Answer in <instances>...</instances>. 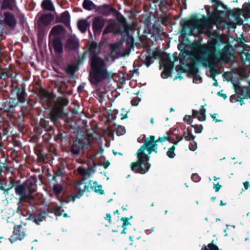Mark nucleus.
<instances>
[{"mask_svg":"<svg viewBox=\"0 0 250 250\" xmlns=\"http://www.w3.org/2000/svg\"><path fill=\"white\" fill-rule=\"evenodd\" d=\"M3 22L4 24L11 28H14L17 25V20L13 14L6 11L3 13Z\"/></svg>","mask_w":250,"mask_h":250,"instance_id":"obj_15","label":"nucleus"},{"mask_svg":"<svg viewBox=\"0 0 250 250\" xmlns=\"http://www.w3.org/2000/svg\"><path fill=\"white\" fill-rule=\"evenodd\" d=\"M41 7L45 11H55V8L51 0H43L41 3Z\"/></svg>","mask_w":250,"mask_h":250,"instance_id":"obj_29","label":"nucleus"},{"mask_svg":"<svg viewBox=\"0 0 250 250\" xmlns=\"http://www.w3.org/2000/svg\"><path fill=\"white\" fill-rule=\"evenodd\" d=\"M26 235L25 231L23 227L20 225L15 227L13 235L11 236L9 240L12 243L18 240H22Z\"/></svg>","mask_w":250,"mask_h":250,"instance_id":"obj_13","label":"nucleus"},{"mask_svg":"<svg viewBox=\"0 0 250 250\" xmlns=\"http://www.w3.org/2000/svg\"><path fill=\"white\" fill-rule=\"evenodd\" d=\"M164 70L161 73V76L163 78H166L169 77L171 73V66H164Z\"/></svg>","mask_w":250,"mask_h":250,"instance_id":"obj_41","label":"nucleus"},{"mask_svg":"<svg viewBox=\"0 0 250 250\" xmlns=\"http://www.w3.org/2000/svg\"><path fill=\"white\" fill-rule=\"evenodd\" d=\"M0 9L2 10L14 11L18 8L16 0H0Z\"/></svg>","mask_w":250,"mask_h":250,"instance_id":"obj_16","label":"nucleus"},{"mask_svg":"<svg viewBox=\"0 0 250 250\" xmlns=\"http://www.w3.org/2000/svg\"><path fill=\"white\" fill-rule=\"evenodd\" d=\"M46 215L47 214L44 212L37 216H33L32 219L34 222L36 223L37 225H39L40 223L43 221Z\"/></svg>","mask_w":250,"mask_h":250,"instance_id":"obj_38","label":"nucleus"},{"mask_svg":"<svg viewBox=\"0 0 250 250\" xmlns=\"http://www.w3.org/2000/svg\"><path fill=\"white\" fill-rule=\"evenodd\" d=\"M175 146H172L171 147L169 148L167 151V155L169 158L172 159L175 156Z\"/></svg>","mask_w":250,"mask_h":250,"instance_id":"obj_45","label":"nucleus"},{"mask_svg":"<svg viewBox=\"0 0 250 250\" xmlns=\"http://www.w3.org/2000/svg\"><path fill=\"white\" fill-rule=\"evenodd\" d=\"M87 54V52L86 51H85L83 53V54H82L81 56H79V55L78 56V60L77 61V63H76V64L78 66L82 64L83 63V62L86 58Z\"/></svg>","mask_w":250,"mask_h":250,"instance_id":"obj_42","label":"nucleus"},{"mask_svg":"<svg viewBox=\"0 0 250 250\" xmlns=\"http://www.w3.org/2000/svg\"><path fill=\"white\" fill-rule=\"evenodd\" d=\"M116 20L117 21L110 22L106 26L103 31L104 35L108 33L122 35L128 31L129 27L125 18L120 12L117 11L116 12Z\"/></svg>","mask_w":250,"mask_h":250,"instance_id":"obj_4","label":"nucleus"},{"mask_svg":"<svg viewBox=\"0 0 250 250\" xmlns=\"http://www.w3.org/2000/svg\"><path fill=\"white\" fill-rule=\"evenodd\" d=\"M4 166L2 167V170L4 171V173H3V175H5L6 174V172L7 171H9L11 170V167L9 166H5V164L3 163Z\"/></svg>","mask_w":250,"mask_h":250,"instance_id":"obj_59","label":"nucleus"},{"mask_svg":"<svg viewBox=\"0 0 250 250\" xmlns=\"http://www.w3.org/2000/svg\"><path fill=\"white\" fill-rule=\"evenodd\" d=\"M68 134L67 132L59 130L54 137V140L60 142L62 145H66L68 142Z\"/></svg>","mask_w":250,"mask_h":250,"instance_id":"obj_22","label":"nucleus"},{"mask_svg":"<svg viewBox=\"0 0 250 250\" xmlns=\"http://www.w3.org/2000/svg\"><path fill=\"white\" fill-rule=\"evenodd\" d=\"M221 44V39H212L200 48L197 61L205 67L213 68L220 61L228 62L229 60L231 45L227 44L221 50H217Z\"/></svg>","mask_w":250,"mask_h":250,"instance_id":"obj_1","label":"nucleus"},{"mask_svg":"<svg viewBox=\"0 0 250 250\" xmlns=\"http://www.w3.org/2000/svg\"><path fill=\"white\" fill-rule=\"evenodd\" d=\"M226 10V12L229 15L233 16L235 18V20H237L240 17L241 14L240 13V12L241 11V9L237 8L236 9L237 12H235L232 10L230 9L227 7V9H225Z\"/></svg>","mask_w":250,"mask_h":250,"instance_id":"obj_36","label":"nucleus"},{"mask_svg":"<svg viewBox=\"0 0 250 250\" xmlns=\"http://www.w3.org/2000/svg\"><path fill=\"white\" fill-rule=\"evenodd\" d=\"M197 148V143L195 141H193L192 142L189 143V149L191 151L195 150Z\"/></svg>","mask_w":250,"mask_h":250,"instance_id":"obj_52","label":"nucleus"},{"mask_svg":"<svg viewBox=\"0 0 250 250\" xmlns=\"http://www.w3.org/2000/svg\"><path fill=\"white\" fill-rule=\"evenodd\" d=\"M188 67L189 73L193 75V82L198 80L202 81V78L197 75L199 72V69L195 63L190 62L188 63Z\"/></svg>","mask_w":250,"mask_h":250,"instance_id":"obj_24","label":"nucleus"},{"mask_svg":"<svg viewBox=\"0 0 250 250\" xmlns=\"http://www.w3.org/2000/svg\"><path fill=\"white\" fill-rule=\"evenodd\" d=\"M110 7L108 5L104 4L100 6H97L96 9H95L96 12L99 14L105 15L109 11Z\"/></svg>","mask_w":250,"mask_h":250,"instance_id":"obj_32","label":"nucleus"},{"mask_svg":"<svg viewBox=\"0 0 250 250\" xmlns=\"http://www.w3.org/2000/svg\"><path fill=\"white\" fill-rule=\"evenodd\" d=\"M91 145V141L89 138L85 140L77 138L71 146L70 152L73 156H78L82 149L83 152L88 149Z\"/></svg>","mask_w":250,"mask_h":250,"instance_id":"obj_9","label":"nucleus"},{"mask_svg":"<svg viewBox=\"0 0 250 250\" xmlns=\"http://www.w3.org/2000/svg\"><path fill=\"white\" fill-rule=\"evenodd\" d=\"M191 117L190 115H186L184 117L183 120L185 122H189L190 121Z\"/></svg>","mask_w":250,"mask_h":250,"instance_id":"obj_62","label":"nucleus"},{"mask_svg":"<svg viewBox=\"0 0 250 250\" xmlns=\"http://www.w3.org/2000/svg\"><path fill=\"white\" fill-rule=\"evenodd\" d=\"M25 115L24 114L21 113L19 112L18 117V124L19 125H22L23 123L24 122V118H25Z\"/></svg>","mask_w":250,"mask_h":250,"instance_id":"obj_47","label":"nucleus"},{"mask_svg":"<svg viewBox=\"0 0 250 250\" xmlns=\"http://www.w3.org/2000/svg\"><path fill=\"white\" fill-rule=\"evenodd\" d=\"M221 187L222 186L220 185L218 183L217 184H214L213 185V188L215 189L216 192H218Z\"/></svg>","mask_w":250,"mask_h":250,"instance_id":"obj_60","label":"nucleus"},{"mask_svg":"<svg viewBox=\"0 0 250 250\" xmlns=\"http://www.w3.org/2000/svg\"><path fill=\"white\" fill-rule=\"evenodd\" d=\"M161 26L158 24H154L153 26V30L154 32H159V31L161 30Z\"/></svg>","mask_w":250,"mask_h":250,"instance_id":"obj_57","label":"nucleus"},{"mask_svg":"<svg viewBox=\"0 0 250 250\" xmlns=\"http://www.w3.org/2000/svg\"><path fill=\"white\" fill-rule=\"evenodd\" d=\"M162 61L164 66H171V64L172 63L169 54H165L162 58Z\"/></svg>","mask_w":250,"mask_h":250,"instance_id":"obj_39","label":"nucleus"},{"mask_svg":"<svg viewBox=\"0 0 250 250\" xmlns=\"http://www.w3.org/2000/svg\"><path fill=\"white\" fill-rule=\"evenodd\" d=\"M78 67L79 66L76 63L68 65L65 71L68 75L73 76L78 70Z\"/></svg>","mask_w":250,"mask_h":250,"instance_id":"obj_33","label":"nucleus"},{"mask_svg":"<svg viewBox=\"0 0 250 250\" xmlns=\"http://www.w3.org/2000/svg\"><path fill=\"white\" fill-rule=\"evenodd\" d=\"M48 45L49 49L51 50L53 47L56 53H61L63 51L62 43L59 38L53 39L52 41H49Z\"/></svg>","mask_w":250,"mask_h":250,"instance_id":"obj_18","label":"nucleus"},{"mask_svg":"<svg viewBox=\"0 0 250 250\" xmlns=\"http://www.w3.org/2000/svg\"><path fill=\"white\" fill-rule=\"evenodd\" d=\"M54 15L51 13L43 14L39 20V21L45 25H49L54 20Z\"/></svg>","mask_w":250,"mask_h":250,"instance_id":"obj_27","label":"nucleus"},{"mask_svg":"<svg viewBox=\"0 0 250 250\" xmlns=\"http://www.w3.org/2000/svg\"><path fill=\"white\" fill-rule=\"evenodd\" d=\"M97 44L95 42H91L89 51L92 54L89 58L90 69L89 80L92 85H97L103 81L112 77V73L108 70L105 61L95 53Z\"/></svg>","mask_w":250,"mask_h":250,"instance_id":"obj_2","label":"nucleus"},{"mask_svg":"<svg viewBox=\"0 0 250 250\" xmlns=\"http://www.w3.org/2000/svg\"><path fill=\"white\" fill-rule=\"evenodd\" d=\"M37 156L38 159L40 161L45 162L46 156H45L43 153L42 152H39Z\"/></svg>","mask_w":250,"mask_h":250,"instance_id":"obj_56","label":"nucleus"},{"mask_svg":"<svg viewBox=\"0 0 250 250\" xmlns=\"http://www.w3.org/2000/svg\"><path fill=\"white\" fill-rule=\"evenodd\" d=\"M40 94L43 103H45L49 106L53 105L52 96L50 93L45 89H42L40 91Z\"/></svg>","mask_w":250,"mask_h":250,"instance_id":"obj_20","label":"nucleus"},{"mask_svg":"<svg viewBox=\"0 0 250 250\" xmlns=\"http://www.w3.org/2000/svg\"><path fill=\"white\" fill-rule=\"evenodd\" d=\"M36 186L35 179H31L26 180L22 185H18L15 188V193L19 195V203L26 200H33L32 194L36 191Z\"/></svg>","mask_w":250,"mask_h":250,"instance_id":"obj_5","label":"nucleus"},{"mask_svg":"<svg viewBox=\"0 0 250 250\" xmlns=\"http://www.w3.org/2000/svg\"><path fill=\"white\" fill-rule=\"evenodd\" d=\"M18 105L16 98L9 97L1 103L0 109L2 112L10 113V117H13L14 111Z\"/></svg>","mask_w":250,"mask_h":250,"instance_id":"obj_10","label":"nucleus"},{"mask_svg":"<svg viewBox=\"0 0 250 250\" xmlns=\"http://www.w3.org/2000/svg\"><path fill=\"white\" fill-rule=\"evenodd\" d=\"M206 105L205 104L204 105H202V109L200 111H198L195 109L192 110V116L194 118H197V119L200 121H204L206 119V110L204 108V106Z\"/></svg>","mask_w":250,"mask_h":250,"instance_id":"obj_25","label":"nucleus"},{"mask_svg":"<svg viewBox=\"0 0 250 250\" xmlns=\"http://www.w3.org/2000/svg\"><path fill=\"white\" fill-rule=\"evenodd\" d=\"M62 110L58 108H53L49 113V117H47L51 122L54 124L59 119L61 118Z\"/></svg>","mask_w":250,"mask_h":250,"instance_id":"obj_21","label":"nucleus"},{"mask_svg":"<svg viewBox=\"0 0 250 250\" xmlns=\"http://www.w3.org/2000/svg\"><path fill=\"white\" fill-rule=\"evenodd\" d=\"M155 139L154 136L150 135L145 140L143 145L136 153L138 161L131 163V170L140 174H145L148 171L150 167V164L148 162L149 155L154 150L152 148Z\"/></svg>","mask_w":250,"mask_h":250,"instance_id":"obj_3","label":"nucleus"},{"mask_svg":"<svg viewBox=\"0 0 250 250\" xmlns=\"http://www.w3.org/2000/svg\"><path fill=\"white\" fill-rule=\"evenodd\" d=\"M246 57V60L247 61H250V49L248 50V51L245 54Z\"/></svg>","mask_w":250,"mask_h":250,"instance_id":"obj_64","label":"nucleus"},{"mask_svg":"<svg viewBox=\"0 0 250 250\" xmlns=\"http://www.w3.org/2000/svg\"><path fill=\"white\" fill-rule=\"evenodd\" d=\"M207 20L204 19L203 15L200 19H198L196 14L192 15L188 20H185L181 21L180 24L184 30H188V29H199L202 25H205V22Z\"/></svg>","mask_w":250,"mask_h":250,"instance_id":"obj_8","label":"nucleus"},{"mask_svg":"<svg viewBox=\"0 0 250 250\" xmlns=\"http://www.w3.org/2000/svg\"><path fill=\"white\" fill-rule=\"evenodd\" d=\"M129 218L126 217H122L121 219V220L123 222V224L122 227L123 228V230L122 232V233L125 234V229H126V227L129 225H131V224L129 222H128Z\"/></svg>","mask_w":250,"mask_h":250,"instance_id":"obj_43","label":"nucleus"},{"mask_svg":"<svg viewBox=\"0 0 250 250\" xmlns=\"http://www.w3.org/2000/svg\"><path fill=\"white\" fill-rule=\"evenodd\" d=\"M15 76H13V71L10 68H5L0 70V78L3 80L8 78L13 80Z\"/></svg>","mask_w":250,"mask_h":250,"instance_id":"obj_26","label":"nucleus"},{"mask_svg":"<svg viewBox=\"0 0 250 250\" xmlns=\"http://www.w3.org/2000/svg\"><path fill=\"white\" fill-rule=\"evenodd\" d=\"M57 22L63 23L67 27L70 26V15L68 11H65L62 12L59 17L56 20Z\"/></svg>","mask_w":250,"mask_h":250,"instance_id":"obj_23","label":"nucleus"},{"mask_svg":"<svg viewBox=\"0 0 250 250\" xmlns=\"http://www.w3.org/2000/svg\"><path fill=\"white\" fill-rule=\"evenodd\" d=\"M18 184V182L12 178L0 179V190L3 191L4 194H8L9 191L14 187L16 188Z\"/></svg>","mask_w":250,"mask_h":250,"instance_id":"obj_12","label":"nucleus"},{"mask_svg":"<svg viewBox=\"0 0 250 250\" xmlns=\"http://www.w3.org/2000/svg\"><path fill=\"white\" fill-rule=\"evenodd\" d=\"M155 59L154 56H151L149 54L148 55L146 56L143 63L148 67L152 63Z\"/></svg>","mask_w":250,"mask_h":250,"instance_id":"obj_40","label":"nucleus"},{"mask_svg":"<svg viewBox=\"0 0 250 250\" xmlns=\"http://www.w3.org/2000/svg\"><path fill=\"white\" fill-rule=\"evenodd\" d=\"M90 188L93 190L96 193L102 195L104 193V190L102 189V186L98 185L96 181L93 182V185L91 186Z\"/></svg>","mask_w":250,"mask_h":250,"instance_id":"obj_34","label":"nucleus"},{"mask_svg":"<svg viewBox=\"0 0 250 250\" xmlns=\"http://www.w3.org/2000/svg\"><path fill=\"white\" fill-rule=\"evenodd\" d=\"M191 126L192 127H194V130H195V132L196 133H201V132L202 131V130L203 129V127L202 125H191Z\"/></svg>","mask_w":250,"mask_h":250,"instance_id":"obj_49","label":"nucleus"},{"mask_svg":"<svg viewBox=\"0 0 250 250\" xmlns=\"http://www.w3.org/2000/svg\"><path fill=\"white\" fill-rule=\"evenodd\" d=\"M211 68L210 72L211 74V77H212V78L213 79V80L215 81L214 83H213L212 85L217 86L218 85V83L217 82V80L215 78V76L217 73V71L215 69H214L212 68Z\"/></svg>","mask_w":250,"mask_h":250,"instance_id":"obj_50","label":"nucleus"},{"mask_svg":"<svg viewBox=\"0 0 250 250\" xmlns=\"http://www.w3.org/2000/svg\"><path fill=\"white\" fill-rule=\"evenodd\" d=\"M125 132V128L124 126L119 125L116 129V134L117 136H121Z\"/></svg>","mask_w":250,"mask_h":250,"instance_id":"obj_46","label":"nucleus"},{"mask_svg":"<svg viewBox=\"0 0 250 250\" xmlns=\"http://www.w3.org/2000/svg\"><path fill=\"white\" fill-rule=\"evenodd\" d=\"M97 164L95 162H93V167H89L86 169V176H89L92 173H94L95 171V167Z\"/></svg>","mask_w":250,"mask_h":250,"instance_id":"obj_48","label":"nucleus"},{"mask_svg":"<svg viewBox=\"0 0 250 250\" xmlns=\"http://www.w3.org/2000/svg\"><path fill=\"white\" fill-rule=\"evenodd\" d=\"M77 25L79 30L82 33H84L90 27V24L86 19H82L78 21Z\"/></svg>","mask_w":250,"mask_h":250,"instance_id":"obj_28","label":"nucleus"},{"mask_svg":"<svg viewBox=\"0 0 250 250\" xmlns=\"http://www.w3.org/2000/svg\"><path fill=\"white\" fill-rule=\"evenodd\" d=\"M64 210L61 207H57L54 208L53 210V212L55 215L56 216H61L63 215L64 217H67V214L66 213H63Z\"/></svg>","mask_w":250,"mask_h":250,"instance_id":"obj_44","label":"nucleus"},{"mask_svg":"<svg viewBox=\"0 0 250 250\" xmlns=\"http://www.w3.org/2000/svg\"><path fill=\"white\" fill-rule=\"evenodd\" d=\"M183 136L186 140L188 141H193L195 136L192 135V130L188 128L187 131H184Z\"/></svg>","mask_w":250,"mask_h":250,"instance_id":"obj_35","label":"nucleus"},{"mask_svg":"<svg viewBox=\"0 0 250 250\" xmlns=\"http://www.w3.org/2000/svg\"><path fill=\"white\" fill-rule=\"evenodd\" d=\"M104 19L101 17H95L93 20L92 29L94 33H99L105 24Z\"/></svg>","mask_w":250,"mask_h":250,"instance_id":"obj_17","label":"nucleus"},{"mask_svg":"<svg viewBox=\"0 0 250 250\" xmlns=\"http://www.w3.org/2000/svg\"><path fill=\"white\" fill-rule=\"evenodd\" d=\"M245 190L248 189L250 187V184L248 181H245L243 183Z\"/></svg>","mask_w":250,"mask_h":250,"instance_id":"obj_63","label":"nucleus"},{"mask_svg":"<svg viewBox=\"0 0 250 250\" xmlns=\"http://www.w3.org/2000/svg\"><path fill=\"white\" fill-rule=\"evenodd\" d=\"M243 6V9H241V10L243 12V16L246 19L249 17L250 13V3H245Z\"/></svg>","mask_w":250,"mask_h":250,"instance_id":"obj_37","label":"nucleus"},{"mask_svg":"<svg viewBox=\"0 0 250 250\" xmlns=\"http://www.w3.org/2000/svg\"><path fill=\"white\" fill-rule=\"evenodd\" d=\"M47 117L41 118L39 125H36L34 127V131L38 135H42V130L45 131H51L54 129V123L51 122Z\"/></svg>","mask_w":250,"mask_h":250,"instance_id":"obj_11","label":"nucleus"},{"mask_svg":"<svg viewBox=\"0 0 250 250\" xmlns=\"http://www.w3.org/2000/svg\"><path fill=\"white\" fill-rule=\"evenodd\" d=\"M191 179L195 182H197L200 181V177L197 173H193L191 175Z\"/></svg>","mask_w":250,"mask_h":250,"instance_id":"obj_55","label":"nucleus"},{"mask_svg":"<svg viewBox=\"0 0 250 250\" xmlns=\"http://www.w3.org/2000/svg\"><path fill=\"white\" fill-rule=\"evenodd\" d=\"M222 92V90L218 92L217 95L219 96L223 97V99L225 100L226 99H227V95L226 94L223 93Z\"/></svg>","mask_w":250,"mask_h":250,"instance_id":"obj_61","label":"nucleus"},{"mask_svg":"<svg viewBox=\"0 0 250 250\" xmlns=\"http://www.w3.org/2000/svg\"><path fill=\"white\" fill-rule=\"evenodd\" d=\"M157 143H159V142H157V140H154L153 144V148L152 149H154L153 152H155V153H157V149H158V144Z\"/></svg>","mask_w":250,"mask_h":250,"instance_id":"obj_58","label":"nucleus"},{"mask_svg":"<svg viewBox=\"0 0 250 250\" xmlns=\"http://www.w3.org/2000/svg\"><path fill=\"white\" fill-rule=\"evenodd\" d=\"M80 47L79 40L76 38H70L66 41L65 44L66 49L70 51H75Z\"/></svg>","mask_w":250,"mask_h":250,"instance_id":"obj_19","label":"nucleus"},{"mask_svg":"<svg viewBox=\"0 0 250 250\" xmlns=\"http://www.w3.org/2000/svg\"><path fill=\"white\" fill-rule=\"evenodd\" d=\"M75 188L78 191L74 194H70L66 196L61 203H68L70 202H74L75 199L80 198L85 191H88L89 188V184H84V180L82 179L77 181L75 183Z\"/></svg>","mask_w":250,"mask_h":250,"instance_id":"obj_7","label":"nucleus"},{"mask_svg":"<svg viewBox=\"0 0 250 250\" xmlns=\"http://www.w3.org/2000/svg\"><path fill=\"white\" fill-rule=\"evenodd\" d=\"M83 7L85 10L91 11L96 9V5L90 0H84L83 3Z\"/></svg>","mask_w":250,"mask_h":250,"instance_id":"obj_31","label":"nucleus"},{"mask_svg":"<svg viewBox=\"0 0 250 250\" xmlns=\"http://www.w3.org/2000/svg\"><path fill=\"white\" fill-rule=\"evenodd\" d=\"M160 9L161 11L164 10V8H167V6H169L167 2L165 0H160Z\"/></svg>","mask_w":250,"mask_h":250,"instance_id":"obj_51","label":"nucleus"},{"mask_svg":"<svg viewBox=\"0 0 250 250\" xmlns=\"http://www.w3.org/2000/svg\"><path fill=\"white\" fill-rule=\"evenodd\" d=\"M211 2L214 3V6L213 12H211L209 10H207V13L208 17L203 15L204 19L207 20V21L205 22V26L208 28L212 27L214 24L215 20L220 19V15L224 12V11L218 10V7L221 6L224 9H227V5H225L219 0H211Z\"/></svg>","mask_w":250,"mask_h":250,"instance_id":"obj_6","label":"nucleus"},{"mask_svg":"<svg viewBox=\"0 0 250 250\" xmlns=\"http://www.w3.org/2000/svg\"><path fill=\"white\" fill-rule=\"evenodd\" d=\"M64 31L65 29L62 25H57L52 28L50 34L61 35L64 32Z\"/></svg>","mask_w":250,"mask_h":250,"instance_id":"obj_30","label":"nucleus"},{"mask_svg":"<svg viewBox=\"0 0 250 250\" xmlns=\"http://www.w3.org/2000/svg\"><path fill=\"white\" fill-rule=\"evenodd\" d=\"M78 173L83 176H86V169L83 168L82 167H80L78 168Z\"/></svg>","mask_w":250,"mask_h":250,"instance_id":"obj_54","label":"nucleus"},{"mask_svg":"<svg viewBox=\"0 0 250 250\" xmlns=\"http://www.w3.org/2000/svg\"><path fill=\"white\" fill-rule=\"evenodd\" d=\"M170 138L168 136H163V137H159L157 139V142H159V143H162L163 142H165L167 141H169Z\"/></svg>","mask_w":250,"mask_h":250,"instance_id":"obj_53","label":"nucleus"},{"mask_svg":"<svg viewBox=\"0 0 250 250\" xmlns=\"http://www.w3.org/2000/svg\"><path fill=\"white\" fill-rule=\"evenodd\" d=\"M14 92H15L16 94L17 97L16 98L18 104L20 103H24L25 102L26 93L24 87H20L17 85L14 89L13 88L11 90L12 93Z\"/></svg>","mask_w":250,"mask_h":250,"instance_id":"obj_14","label":"nucleus"}]
</instances>
